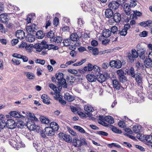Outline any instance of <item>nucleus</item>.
Here are the masks:
<instances>
[{"label":"nucleus","instance_id":"11","mask_svg":"<svg viewBox=\"0 0 152 152\" xmlns=\"http://www.w3.org/2000/svg\"><path fill=\"white\" fill-rule=\"evenodd\" d=\"M119 6V3L115 1L110 2L108 4V7L110 9L113 10L117 9Z\"/></svg>","mask_w":152,"mask_h":152},{"label":"nucleus","instance_id":"52","mask_svg":"<svg viewBox=\"0 0 152 152\" xmlns=\"http://www.w3.org/2000/svg\"><path fill=\"white\" fill-rule=\"evenodd\" d=\"M140 53L139 55V57L141 59L144 60L145 58V51L143 50L142 51L140 50Z\"/></svg>","mask_w":152,"mask_h":152},{"label":"nucleus","instance_id":"15","mask_svg":"<svg viewBox=\"0 0 152 152\" xmlns=\"http://www.w3.org/2000/svg\"><path fill=\"white\" fill-rule=\"evenodd\" d=\"M133 13L130 15V17L131 19H137V17H140L142 15V13L137 10L133 11Z\"/></svg>","mask_w":152,"mask_h":152},{"label":"nucleus","instance_id":"30","mask_svg":"<svg viewBox=\"0 0 152 152\" xmlns=\"http://www.w3.org/2000/svg\"><path fill=\"white\" fill-rule=\"evenodd\" d=\"M84 110L87 112H93L94 110L93 108L88 104L84 106Z\"/></svg>","mask_w":152,"mask_h":152},{"label":"nucleus","instance_id":"43","mask_svg":"<svg viewBox=\"0 0 152 152\" xmlns=\"http://www.w3.org/2000/svg\"><path fill=\"white\" fill-rule=\"evenodd\" d=\"M127 34V31L126 30L123 29L121 31L120 30H118V35H120L125 36Z\"/></svg>","mask_w":152,"mask_h":152},{"label":"nucleus","instance_id":"28","mask_svg":"<svg viewBox=\"0 0 152 152\" xmlns=\"http://www.w3.org/2000/svg\"><path fill=\"white\" fill-rule=\"evenodd\" d=\"M62 40V38L61 37L57 36L56 37H54L51 40H50V42H55L59 43H61Z\"/></svg>","mask_w":152,"mask_h":152},{"label":"nucleus","instance_id":"24","mask_svg":"<svg viewBox=\"0 0 152 152\" xmlns=\"http://www.w3.org/2000/svg\"><path fill=\"white\" fill-rule=\"evenodd\" d=\"M86 77L88 80L90 82H95L96 80V76L93 75H88Z\"/></svg>","mask_w":152,"mask_h":152},{"label":"nucleus","instance_id":"51","mask_svg":"<svg viewBox=\"0 0 152 152\" xmlns=\"http://www.w3.org/2000/svg\"><path fill=\"white\" fill-rule=\"evenodd\" d=\"M112 131L114 132L120 134L121 133V130H119L117 129L114 126H112Z\"/></svg>","mask_w":152,"mask_h":152},{"label":"nucleus","instance_id":"40","mask_svg":"<svg viewBox=\"0 0 152 152\" xmlns=\"http://www.w3.org/2000/svg\"><path fill=\"white\" fill-rule=\"evenodd\" d=\"M74 128L75 129L77 130L78 131L81 133H84L86 132L85 130L80 126H74Z\"/></svg>","mask_w":152,"mask_h":152},{"label":"nucleus","instance_id":"54","mask_svg":"<svg viewBox=\"0 0 152 152\" xmlns=\"http://www.w3.org/2000/svg\"><path fill=\"white\" fill-rule=\"evenodd\" d=\"M131 53L132 54L133 56H134V58H136L138 57V53L135 49L132 50Z\"/></svg>","mask_w":152,"mask_h":152},{"label":"nucleus","instance_id":"60","mask_svg":"<svg viewBox=\"0 0 152 152\" xmlns=\"http://www.w3.org/2000/svg\"><path fill=\"white\" fill-rule=\"evenodd\" d=\"M49 145V147L50 148V150H54V148L55 147V145L53 142L51 141H50L48 142Z\"/></svg>","mask_w":152,"mask_h":152},{"label":"nucleus","instance_id":"39","mask_svg":"<svg viewBox=\"0 0 152 152\" xmlns=\"http://www.w3.org/2000/svg\"><path fill=\"white\" fill-rule=\"evenodd\" d=\"M142 88H141L140 89L139 88H138L136 91V94H137L138 96L142 99H143L144 98V96H143V94L141 92L140 90Z\"/></svg>","mask_w":152,"mask_h":152},{"label":"nucleus","instance_id":"64","mask_svg":"<svg viewBox=\"0 0 152 152\" xmlns=\"http://www.w3.org/2000/svg\"><path fill=\"white\" fill-rule=\"evenodd\" d=\"M59 23V19L56 17H55L53 21V24L56 26H57Z\"/></svg>","mask_w":152,"mask_h":152},{"label":"nucleus","instance_id":"36","mask_svg":"<svg viewBox=\"0 0 152 152\" xmlns=\"http://www.w3.org/2000/svg\"><path fill=\"white\" fill-rule=\"evenodd\" d=\"M27 113L28 114H26V115H27L28 116V117L27 118H28L34 121H38L37 118L36 117L34 114H32L30 113H29V114H28V113Z\"/></svg>","mask_w":152,"mask_h":152},{"label":"nucleus","instance_id":"17","mask_svg":"<svg viewBox=\"0 0 152 152\" xmlns=\"http://www.w3.org/2000/svg\"><path fill=\"white\" fill-rule=\"evenodd\" d=\"M126 71V73L127 75H129L133 78L135 77V76L137 74L135 73L134 69L133 67H131L129 70L127 69Z\"/></svg>","mask_w":152,"mask_h":152},{"label":"nucleus","instance_id":"63","mask_svg":"<svg viewBox=\"0 0 152 152\" xmlns=\"http://www.w3.org/2000/svg\"><path fill=\"white\" fill-rule=\"evenodd\" d=\"M148 34V32L146 31H143L140 33L139 36L141 37H145L147 36Z\"/></svg>","mask_w":152,"mask_h":152},{"label":"nucleus","instance_id":"45","mask_svg":"<svg viewBox=\"0 0 152 152\" xmlns=\"http://www.w3.org/2000/svg\"><path fill=\"white\" fill-rule=\"evenodd\" d=\"M96 134L102 136H107L108 134L107 133L103 131H98L97 132Z\"/></svg>","mask_w":152,"mask_h":152},{"label":"nucleus","instance_id":"33","mask_svg":"<svg viewBox=\"0 0 152 152\" xmlns=\"http://www.w3.org/2000/svg\"><path fill=\"white\" fill-rule=\"evenodd\" d=\"M70 39L73 41H77L79 39V37L76 33L72 34L70 36Z\"/></svg>","mask_w":152,"mask_h":152},{"label":"nucleus","instance_id":"61","mask_svg":"<svg viewBox=\"0 0 152 152\" xmlns=\"http://www.w3.org/2000/svg\"><path fill=\"white\" fill-rule=\"evenodd\" d=\"M87 67V71H91L93 69L94 66L90 63L88 64Z\"/></svg>","mask_w":152,"mask_h":152},{"label":"nucleus","instance_id":"12","mask_svg":"<svg viewBox=\"0 0 152 152\" xmlns=\"http://www.w3.org/2000/svg\"><path fill=\"white\" fill-rule=\"evenodd\" d=\"M112 85L113 88L117 90H119L122 87L120 82L117 79L112 80Z\"/></svg>","mask_w":152,"mask_h":152},{"label":"nucleus","instance_id":"44","mask_svg":"<svg viewBox=\"0 0 152 152\" xmlns=\"http://www.w3.org/2000/svg\"><path fill=\"white\" fill-rule=\"evenodd\" d=\"M9 5L10 6V8L12 9V10H13L14 12L18 11L20 10L18 7L14 5H13L11 4H9Z\"/></svg>","mask_w":152,"mask_h":152},{"label":"nucleus","instance_id":"25","mask_svg":"<svg viewBox=\"0 0 152 152\" xmlns=\"http://www.w3.org/2000/svg\"><path fill=\"white\" fill-rule=\"evenodd\" d=\"M88 48L90 52L92 53L94 55H96L98 54L99 50L97 48L91 46H88Z\"/></svg>","mask_w":152,"mask_h":152},{"label":"nucleus","instance_id":"41","mask_svg":"<svg viewBox=\"0 0 152 152\" xmlns=\"http://www.w3.org/2000/svg\"><path fill=\"white\" fill-rule=\"evenodd\" d=\"M107 145L110 148H112L113 147H115L118 148H120L121 147V146L118 144L113 143L111 144H107Z\"/></svg>","mask_w":152,"mask_h":152},{"label":"nucleus","instance_id":"56","mask_svg":"<svg viewBox=\"0 0 152 152\" xmlns=\"http://www.w3.org/2000/svg\"><path fill=\"white\" fill-rule=\"evenodd\" d=\"M81 6L83 11L86 12L88 11V6L86 4H82Z\"/></svg>","mask_w":152,"mask_h":152},{"label":"nucleus","instance_id":"42","mask_svg":"<svg viewBox=\"0 0 152 152\" xmlns=\"http://www.w3.org/2000/svg\"><path fill=\"white\" fill-rule=\"evenodd\" d=\"M112 117L110 116H105L104 117L103 116H101L100 115L99 116V120L101 121L102 119V120H104L105 121H107V120H109L110 119L112 118Z\"/></svg>","mask_w":152,"mask_h":152},{"label":"nucleus","instance_id":"37","mask_svg":"<svg viewBox=\"0 0 152 152\" xmlns=\"http://www.w3.org/2000/svg\"><path fill=\"white\" fill-rule=\"evenodd\" d=\"M96 80L100 83H102L106 80L103 74H102L99 76H97L96 77Z\"/></svg>","mask_w":152,"mask_h":152},{"label":"nucleus","instance_id":"22","mask_svg":"<svg viewBox=\"0 0 152 152\" xmlns=\"http://www.w3.org/2000/svg\"><path fill=\"white\" fill-rule=\"evenodd\" d=\"M26 39L27 41L31 42H34L35 40V37L32 34L29 33L26 36Z\"/></svg>","mask_w":152,"mask_h":152},{"label":"nucleus","instance_id":"48","mask_svg":"<svg viewBox=\"0 0 152 152\" xmlns=\"http://www.w3.org/2000/svg\"><path fill=\"white\" fill-rule=\"evenodd\" d=\"M74 100V97L73 96L70 95L69 93H67V101L72 102Z\"/></svg>","mask_w":152,"mask_h":152},{"label":"nucleus","instance_id":"50","mask_svg":"<svg viewBox=\"0 0 152 152\" xmlns=\"http://www.w3.org/2000/svg\"><path fill=\"white\" fill-rule=\"evenodd\" d=\"M130 4H129V7H134L137 5V3L136 0H130Z\"/></svg>","mask_w":152,"mask_h":152},{"label":"nucleus","instance_id":"7","mask_svg":"<svg viewBox=\"0 0 152 152\" xmlns=\"http://www.w3.org/2000/svg\"><path fill=\"white\" fill-rule=\"evenodd\" d=\"M26 126L28 129L30 130H36L37 131V130L39 128V126L36 125L35 123L32 121H31V123L28 122Z\"/></svg>","mask_w":152,"mask_h":152},{"label":"nucleus","instance_id":"35","mask_svg":"<svg viewBox=\"0 0 152 152\" xmlns=\"http://www.w3.org/2000/svg\"><path fill=\"white\" fill-rule=\"evenodd\" d=\"M46 36L47 37L50 38V40H51L53 38L55 37L54 32L52 31H50L47 33Z\"/></svg>","mask_w":152,"mask_h":152},{"label":"nucleus","instance_id":"32","mask_svg":"<svg viewBox=\"0 0 152 152\" xmlns=\"http://www.w3.org/2000/svg\"><path fill=\"white\" fill-rule=\"evenodd\" d=\"M36 36L37 38L39 39H42L45 36L42 31H39L36 33Z\"/></svg>","mask_w":152,"mask_h":152},{"label":"nucleus","instance_id":"47","mask_svg":"<svg viewBox=\"0 0 152 152\" xmlns=\"http://www.w3.org/2000/svg\"><path fill=\"white\" fill-rule=\"evenodd\" d=\"M5 120H2V121H0V128L1 129H2L6 126V124Z\"/></svg>","mask_w":152,"mask_h":152},{"label":"nucleus","instance_id":"2","mask_svg":"<svg viewBox=\"0 0 152 152\" xmlns=\"http://www.w3.org/2000/svg\"><path fill=\"white\" fill-rule=\"evenodd\" d=\"M41 137L44 138H46L47 136H52L54 135L55 132L51 128L46 127L45 129L40 132Z\"/></svg>","mask_w":152,"mask_h":152},{"label":"nucleus","instance_id":"29","mask_svg":"<svg viewBox=\"0 0 152 152\" xmlns=\"http://www.w3.org/2000/svg\"><path fill=\"white\" fill-rule=\"evenodd\" d=\"M133 131L136 133H139L140 132L142 129V127L140 126L135 125L133 126L132 128Z\"/></svg>","mask_w":152,"mask_h":152},{"label":"nucleus","instance_id":"62","mask_svg":"<svg viewBox=\"0 0 152 152\" xmlns=\"http://www.w3.org/2000/svg\"><path fill=\"white\" fill-rule=\"evenodd\" d=\"M78 71L81 73H85L86 71H87V67L86 66L84 67L83 69H78Z\"/></svg>","mask_w":152,"mask_h":152},{"label":"nucleus","instance_id":"3","mask_svg":"<svg viewBox=\"0 0 152 152\" xmlns=\"http://www.w3.org/2000/svg\"><path fill=\"white\" fill-rule=\"evenodd\" d=\"M116 73L121 82L124 83L126 81L127 77L124 75V72L121 69L118 70L116 72Z\"/></svg>","mask_w":152,"mask_h":152},{"label":"nucleus","instance_id":"18","mask_svg":"<svg viewBox=\"0 0 152 152\" xmlns=\"http://www.w3.org/2000/svg\"><path fill=\"white\" fill-rule=\"evenodd\" d=\"M113 19L115 22L119 23L121 20V15L119 13H115L113 15Z\"/></svg>","mask_w":152,"mask_h":152},{"label":"nucleus","instance_id":"23","mask_svg":"<svg viewBox=\"0 0 152 152\" xmlns=\"http://www.w3.org/2000/svg\"><path fill=\"white\" fill-rule=\"evenodd\" d=\"M113 15V11L110 9H107L105 11V15L106 18H111Z\"/></svg>","mask_w":152,"mask_h":152},{"label":"nucleus","instance_id":"4","mask_svg":"<svg viewBox=\"0 0 152 152\" xmlns=\"http://www.w3.org/2000/svg\"><path fill=\"white\" fill-rule=\"evenodd\" d=\"M110 66L113 68L119 69L122 66V63L119 60H113L110 61Z\"/></svg>","mask_w":152,"mask_h":152},{"label":"nucleus","instance_id":"31","mask_svg":"<svg viewBox=\"0 0 152 152\" xmlns=\"http://www.w3.org/2000/svg\"><path fill=\"white\" fill-rule=\"evenodd\" d=\"M118 28L115 26H113L110 28V31L115 35L118 36Z\"/></svg>","mask_w":152,"mask_h":152},{"label":"nucleus","instance_id":"59","mask_svg":"<svg viewBox=\"0 0 152 152\" xmlns=\"http://www.w3.org/2000/svg\"><path fill=\"white\" fill-rule=\"evenodd\" d=\"M59 135L60 137L63 138V140L66 142V135L63 133H60Z\"/></svg>","mask_w":152,"mask_h":152},{"label":"nucleus","instance_id":"8","mask_svg":"<svg viewBox=\"0 0 152 152\" xmlns=\"http://www.w3.org/2000/svg\"><path fill=\"white\" fill-rule=\"evenodd\" d=\"M6 126L9 129H13L15 128L16 126V123L12 119H9L6 122Z\"/></svg>","mask_w":152,"mask_h":152},{"label":"nucleus","instance_id":"13","mask_svg":"<svg viewBox=\"0 0 152 152\" xmlns=\"http://www.w3.org/2000/svg\"><path fill=\"white\" fill-rule=\"evenodd\" d=\"M111 34V31L109 29H105L103 30L102 33V36L99 37V39H102V37H109Z\"/></svg>","mask_w":152,"mask_h":152},{"label":"nucleus","instance_id":"14","mask_svg":"<svg viewBox=\"0 0 152 152\" xmlns=\"http://www.w3.org/2000/svg\"><path fill=\"white\" fill-rule=\"evenodd\" d=\"M138 25L143 27H152V21L148 20L145 21L140 22L138 23Z\"/></svg>","mask_w":152,"mask_h":152},{"label":"nucleus","instance_id":"9","mask_svg":"<svg viewBox=\"0 0 152 152\" xmlns=\"http://www.w3.org/2000/svg\"><path fill=\"white\" fill-rule=\"evenodd\" d=\"M37 26L36 24H33L31 26H27L26 27V29L28 33H33L36 32V30H37Z\"/></svg>","mask_w":152,"mask_h":152},{"label":"nucleus","instance_id":"57","mask_svg":"<svg viewBox=\"0 0 152 152\" xmlns=\"http://www.w3.org/2000/svg\"><path fill=\"white\" fill-rule=\"evenodd\" d=\"M118 125L121 128H124L126 127L125 123L123 121H120L118 123Z\"/></svg>","mask_w":152,"mask_h":152},{"label":"nucleus","instance_id":"5","mask_svg":"<svg viewBox=\"0 0 152 152\" xmlns=\"http://www.w3.org/2000/svg\"><path fill=\"white\" fill-rule=\"evenodd\" d=\"M47 42L45 41H42L40 43L36 44L34 45V48L38 52L41 51L43 49H45V47L47 45Z\"/></svg>","mask_w":152,"mask_h":152},{"label":"nucleus","instance_id":"34","mask_svg":"<svg viewBox=\"0 0 152 152\" xmlns=\"http://www.w3.org/2000/svg\"><path fill=\"white\" fill-rule=\"evenodd\" d=\"M40 120L42 123L46 124H49L50 122L48 118L42 116H41L40 117Z\"/></svg>","mask_w":152,"mask_h":152},{"label":"nucleus","instance_id":"26","mask_svg":"<svg viewBox=\"0 0 152 152\" xmlns=\"http://www.w3.org/2000/svg\"><path fill=\"white\" fill-rule=\"evenodd\" d=\"M73 145L76 147H79L81 146V139H73L72 141Z\"/></svg>","mask_w":152,"mask_h":152},{"label":"nucleus","instance_id":"27","mask_svg":"<svg viewBox=\"0 0 152 152\" xmlns=\"http://www.w3.org/2000/svg\"><path fill=\"white\" fill-rule=\"evenodd\" d=\"M144 63L145 67L147 68H150L152 67V61L149 58L145 59Z\"/></svg>","mask_w":152,"mask_h":152},{"label":"nucleus","instance_id":"38","mask_svg":"<svg viewBox=\"0 0 152 152\" xmlns=\"http://www.w3.org/2000/svg\"><path fill=\"white\" fill-rule=\"evenodd\" d=\"M28 79H34L35 77V75L34 74L31 72H26L25 73Z\"/></svg>","mask_w":152,"mask_h":152},{"label":"nucleus","instance_id":"49","mask_svg":"<svg viewBox=\"0 0 152 152\" xmlns=\"http://www.w3.org/2000/svg\"><path fill=\"white\" fill-rule=\"evenodd\" d=\"M145 139L149 143H152V135H147L145 137Z\"/></svg>","mask_w":152,"mask_h":152},{"label":"nucleus","instance_id":"55","mask_svg":"<svg viewBox=\"0 0 152 152\" xmlns=\"http://www.w3.org/2000/svg\"><path fill=\"white\" fill-rule=\"evenodd\" d=\"M109 66H110V63L109 64L107 62L103 63L102 65V67L103 69H107Z\"/></svg>","mask_w":152,"mask_h":152},{"label":"nucleus","instance_id":"16","mask_svg":"<svg viewBox=\"0 0 152 152\" xmlns=\"http://www.w3.org/2000/svg\"><path fill=\"white\" fill-rule=\"evenodd\" d=\"M16 37L20 39H23L25 37V33L24 31L21 30H17L15 33Z\"/></svg>","mask_w":152,"mask_h":152},{"label":"nucleus","instance_id":"1","mask_svg":"<svg viewBox=\"0 0 152 152\" xmlns=\"http://www.w3.org/2000/svg\"><path fill=\"white\" fill-rule=\"evenodd\" d=\"M55 77L56 79L58 80L57 86L59 90L61 89L62 86L63 87L66 88V83L63 74L61 72L56 73L55 74Z\"/></svg>","mask_w":152,"mask_h":152},{"label":"nucleus","instance_id":"46","mask_svg":"<svg viewBox=\"0 0 152 152\" xmlns=\"http://www.w3.org/2000/svg\"><path fill=\"white\" fill-rule=\"evenodd\" d=\"M16 126H17L18 128H21L23 127L24 125V123L22 121H18L16 123Z\"/></svg>","mask_w":152,"mask_h":152},{"label":"nucleus","instance_id":"19","mask_svg":"<svg viewBox=\"0 0 152 152\" xmlns=\"http://www.w3.org/2000/svg\"><path fill=\"white\" fill-rule=\"evenodd\" d=\"M0 20L1 22L6 23L9 21V17L6 14H1L0 15Z\"/></svg>","mask_w":152,"mask_h":152},{"label":"nucleus","instance_id":"6","mask_svg":"<svg viewBox=\"0 0 152 152\" xmlns=\"http://www.w3.org/2000/svg\"><path fill=\"white\" fill-rule=\"evenodd\" d=\"M134 78H135V80L138 84V86H139L140 88H142V86L143 80L141 74L140 73H137L135 77Z\"/></svg>","mask_w":152,"mask_h":152},{"label":"nucleus","instance_id":"10","mask_svg":"<svg viewBox=\"0 0 152 152\" xmlns=\"http://www.w3.org/2000/svg\"><path fill=\"white\" fill-rule=\"evenodd\" d=\"M9 114L10 116L15 118H24L25 117H28L26 114L25 116H23L21 115L19 113L15 111H11L10 112Z\"/></svg>","mask_w":152,"mask_h":152},{"label":"nucleus","instance_id":"53","mask_svg":"<svg viewBox=\"0 0 152 152\" xmlns=\"http://www.w3.org/2000/svg\"><path fill=\"white\" fill-rule=\"evenodd\" d=\"M67 21L68 22L67 23V24L69 26H67V31H69L71 29H72L73 27L70 23V20L69 19H67Z\"/></svg>","mask_w":152,"mask_h":152},{"label":"nucleus","instance_id":"58","mask_svg":"<svg viewBox=\"0 0 152 152\" xmlns=\"http://www.w3.org/2000/svg\"><path fill=\"white\" fill-rule=\"evenodd\" d=\"M35 62L41 65H44L45 63V61L44 60H41L37 59L35 61Z\"/></svg>","mask_w":152,"mask_h":152},{"label":"nucleus","instance_id":"21","mask_svg":"<svg viewBox=\"0 0 152 152\" xmlns=\"http://www.w3.org/2000/svg\"><path fill=\"white\" fill-rule=\"evenodd\" d=\"M129 7V4L127 3L125 4L124 5V9L126 14L127 15H129L130 14L131 9L130 7Z\"/></svg>","mask_w":152,"mask_h":152},{"label":"nucleus","instance_id":"20","mask_svg":"<svg viewBox=\"0 0 152 152\" xmlns=\"http://www.w3.org/2000/svg\"><path fill=\"white\" fill-rule=\"evenodd\" d=\"M41 98L42 99V102L44 104L48 105L50 103V101L49 100V97L46 94H42L41 96Z\"/></svg>","mask_w":152,"mask_h":152}]
</instances>
